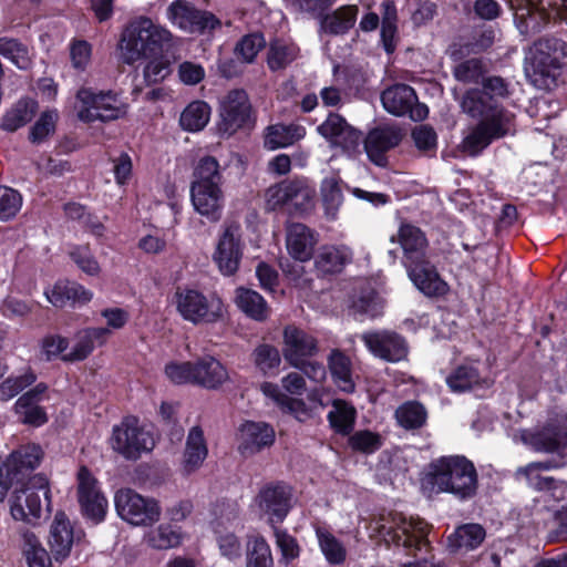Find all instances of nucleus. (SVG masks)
Here are the masks:
<instances>
[{"instance_id": "obj_1", "label": "nucleus", "mask_w": 567, "mask_h": 567, "mask_svg": "<svg viewBox=\"0 0 567 567\" xmlns=\"http://www.w3.org/2000/svg\"><path fill=\"white\" fill-rule=\"evenodd\" d=\"M44 456L42 447L30 443L11 452L0 465V502L11 487H16L9 499L10 514L14 520L35 525L43 511L51 512V488L49 478L31 473L39 467Z\"/></svg>"}, {"instance_id": "obj_2", "label": "nucleus", "mask_w": 567, "mask_h": 567, "mask_svg": "<svg viewBox=\"0 0 567 567\" xmlns=\"http://www.w3.org/2000/svg\"><path fill=\"white\" fill-rule=\"evenodd\" d=\"M462 112L480 122L463 141L470 155H477L493 141L512 133L515 115L481 89H468L460 100Z\"/></svg>"}, {"instance_id": "obj_3", "label": "nucleus", "mask_w": 567, "mask_h": 567, "mask_svg": "<svg viewBox=\"0 0 567 567\" xmlns=\"http://www.w3.org/2000/svg\"><path fill=\"white\" fill-rule=\"evenodd\" d=\"M400 244L402 262L415 287L427 297H440L447 291L446 282L429 259V240L424 231L409 223L401 224L391 241Z\"/></svg>"}, {"instance_id": "obj_4", "label": "nucleus", "mask_w": 567, "mask_h": 567, "mask_svg": "<svg viewBox=\"0 0 567 567\" xmlns=\"http://www.w3.org/2000/svg\"><path fill=\"white\" fill-rule=\"evenodd\" d=\"M567 69V42L556 35H543L533 42L525 56V74L539 90H551Z\"/></svg>"}, {"instance_id": "obj_5", "label": "nucleus", "mask_w": 567, "mask_h": 567, "mask_svg": "<svg viewBox=\"0 0 567 567\" xmlns=\"http://www.w3.org/2000/svg\"><path fill=\"white\" fill-rule=\"evenodd\" d=\"M424 481L433 491L452 494L462 502L474 498L478 491L476 467L463 455L443 456L432 462Z\"/></svg>"}, {"instance_id": "obj_6", "label": "nucleus", "mask_w": 567, "mask_h": 567, "mask_svg": "<svg viewBox=\"0 0 567 567\" xmlns=\"http://www.w3.org/2000/svg\"><path fill=\"white\" fill-rule=\"evenodd\" d=\"M173 33L155 23L151 18L141 16L133 19L124 29L121 38L123 61L133 64L142 58L159 55L173 41Z\"/></svg>"}, {"instance_id": "obj_7", "label": "nucleus", "mask_w": 567, "mask_h": 567, "mask_svg": "<svg viewBox=\"0 0 567 567\" xmlns=\"http://www.w3.org/2000/svg\"><path fill=\"white\" fill-rule=\"evenodd\" d=\"M375 524L374 529L386 544L402 546L409 555L417 556V551H427L430 547L423 519H406L401 513H389L380 516Z\"/></svg>"}, {"instance_id": "obj_8", "label": "nucleus", "mask_w": 567, "mask_h": 567, "mask_svg": "<svg viewBox=\"0 0 567 567\" xmlns=\"http://www.w3.org/2000/svg\"><path fill=\"white\" fill-rule=\"evenodd\" d=\"M118 516L134 526H152L159 520L161 507L152 497H145L132 488H121L114 496Z\"/></svg>"}, {"instance_id": "obj_9", "label": "nucleus", "mask_w": 567, "mask_h": 567, "mask_svg": "<svg viewBox=\"0 0 567 567\" xmlns=\"http://www.w3.org/2000/svg\"><path fill=\"white\" fill-rule=\"evenodd\" d=\"M265 196L267 208L270 210L290 206L303 213L313 206L315 190L305 178L296 177L270 186Z\"/></svg>"}, {"instance_id": "obj_10", "label": "nucleus", "mask_w": 567, "mask_h": 567, "mask_svg": "<svg viewBox=\"0 0 567 567\" xmlns=\"http://www.w3.org/2000/svg\"><path fill=\"white\" fill-rule=\"evenodd\" d=\"M218 132L233 135L240 128L254 124L255 117L248 94L243 89L229 91L220 102Z\"/></svg>"}, {"instance_id": "obj_11", "label": "nucleus", "mask_w": 567, "mask_h": 567, "mask_svg": "<svg viewBox=\"0 0 567 567\" xmlns=\"http://www.w3.org/2000/svg\"><path fill=\"white\" fill-rule=\"evenodd\" d=\"M175 303L183 319L194 324L215 322L221 317L220 299H208L195 289L178 288L175 292Z\"/></svg>"}, {"instance_id": "obj_12", "label": "nucleus", "mask_w": 567, "mask_h": 567, "mask_svg": "<svg viewBox=\"0 0 567 567\" xmlns=\"http://www.w3.org/2000/svg\"><path fill=\"white\" fill-rule=\"evenodd\" d=\"M256 502L261 515L276 528L293 507V488L282 481L268 483L260 488Z\"/></svg>"}, {"instance_id": "obj_13", "label": "nucleus", "mask_w": 567, "mask_h": 567, "mask_svg": "<svg viewBox=\"0 0 567 567\" xmlns=\"http://www.w3.org/2000/svg\"><path fill=\"white\" fill-rule=\"evenodd\" d=\"M172 25L187 33L204 34L220 27L219 19L209 11L199 10L186 0H175L166 9Z\"/></svg>"}, {"instance_id": "obj_14", "label": "nucleus", "mask_w": 567, "mask_h": 567, "mask_svg": "<svg viewBox=\"0 0 567 567\" xmlns=\"http://www.w3.org/2000/svg\"><path fill=\"white\" fill-rule=\"evenodd\" d=\"M78 99L83 107L79 111V118L90 123L96 120L113 121L124 114L123 104L117 94L109 92H93L91 89H81Z\"/></svg>"}, {"instance_id": "obj_15", "label": "nucleus", "mask_w": 567, "mask_h": 567, "mask_svg": "<svg viewBox=\"0 0 567 567\" xmlns=\"http://www.w3.org/2000/svg\"><path fill=\"white\" fill-rule=\"evenodd\" d=\"M155 445L152 434L138 426L136 417H126L113 429L112 446L126 458L135 460Z\"/></svg>"}, {"instance_id": "obj_16", "label": "nucleus", "mask_w": 567, "mask_h": 567, "mask_svg": "<svg viewBox=\"0 0 567 567\" xmlns=\"http://www.w3.org/2000/svg\"><path fill=\"white\" fill-rule=\"evenodd\" d=\"M383 107L395 116H409L419 122L426 118L429 109L420 103L413 87L408 84H394L381 94Z\"/></svg>"}, {"instance_id": "obj_17", "label": "nucleus", "mask_w": 567, "mask_h": 567, "mask_svg": "<svg viewBox=\"0 0 567 567\" xmlns=\"http://www.w3.org/2000/svg\"><path fill=\"white\" fill-rule=\"evenodd\" d=\"M514 24L519 34L529 38L540 33L550 21V12L543 0H507Z\"/></svg>"}, {"instance_id": "obj_18", "label": "nucleus", "mask_w": 567, "mask_h": 567, "mask_svg": "<svg viewBox=\"0 0 567 567\" xmlns=\"http://www.w3.org/2000/svg\"><path fill=\"white\" fill-rule=\"evenodd\" d=\"M78 502L82 515L94 524L102 522L106 514L107 501L99 482L86 466L78 472Z\"/></svg>"}, {"instance_id": "obj_19", "label": "nucleus", "mask_w": 567, "mask_h": 567, "mask_svg": "<svg viewBox=\"0 0 567 567\" xmlns=\"http://www.w3.org/2000/svg\"><path fill=\"white\" fill-rule=\"evenodd\" d=\"M404 136L403 130L395 124L379 125L369 131L364 138L368 158L380 167L389 163L388 152L400 145Z\"/></svg>"}, {"instance_id": "obj_20", "label": "nucleus", "mask_w": 567, "mask_h": 567, "mask_svg": "<svg viewBox=\"0 0 567 567\" xmlns=\"http://www.w3.org/2000/svg\"><path fill=\"white\" fill-rule=\"evenodd\" d=\"M369 351L389 362H398L406 358L409 347L405 339L390 330L369 331L361 336Z\"/></svg>"}, {"instance_id": "obj_21", "label": "nucleus", "mask_w": 567, "mask_h": 567, "mask_svg": "<svg viewBox=\"0 0 567 567\" xmlns=\"http://www.w3.org/2000/svg\"><path fill=\"white\" fill-rule=\"evenodd\" d=\"M243 257V243L240 238V227L236 224L228 225L220 236L214 260L219 270L226 275H234Z\"/></svg>"}, {"instance_id": "obj_22", "label": "nucleus", "mask_w": 567, "mask_h": 567, "mask_svg": "<svg viewBox=\"0 0 567 567\" xmlns=\"http://www.w3.org/2000/svg\"><path fill=\"white\" fill-rule=\"evenodd\" d=\"M319 351L318 340L296 326L284 329L282 354L290 365H298L300 361L316 355Z\"/></svg>"}, {"instance_id": "obj_23", "label": "nucleus", "mask_w": 567, "mask_h": 567, "mask_svg": "<svg viewBox=\"0 0 567 567\" xmlns=\"http://www.w3.org/2000/svg\"><path fill=\"white\" fill-rule=\"evenodd\" d=\"M318 132L332 145L339 146L347 152L354 151L362 138L361 132L349 125L348 122L337 113H329L326 121L318 126Z\"/></svg>"}, {"instance_id": "obj_24", "label": "nucleus", "mask_w": 567, "mask_h": 567, "mask_svg": "<svg viewBox=\"0 0 567 567\" xmlns=\"http://www.w3.org/2000/svg\"><path fill=\"white\" fill-rule=\"evenodd\" d=\"M240 443L239 452L245 455H254L275 442V430L266 422L246 421L239 427Z\"/></svg>"}, {"instance_id": "obj_25", "label": "nucleus", "mask_w": 567, "mask_h": 567, "mask_svg": "<svg viewBox=\"0 0 567 567\" xmlns=\"http://www.w3.org/2000/svg\"><path fill=\"white\" fill-rule=\"evenodd\" d=\"M74 543L73 526L62 511L56 512L50 526L48 544L51 555L56 561H63L70 556Z\"/></svg>"}, {"instance_id": "obj_26", "label": "nucleus", "mask_w": 567, "mask_h": 567, "mask_svg": "<svg viewBox=\"0 0 567 567\" xmlns=\"http://www.w3.org/2000/svg\"><path fill=\"white\" fill-rule=\"evenodd\" d=\"M190 199L195 210L210 223L221 218L224 208L221 187L190 185Z\"/></svg>"}, {"instance_id": "obj_27", "label": "nucleus", "mask_w": 567, "mask_h": 567, "mask_svg": "<svg viewBox=\"0 0 567 567\" xmlns=\"http://www.w3.org/2000/svg\"><path fill=\"white\" fill-rule=\"evenodd\" d=\"M352 250L344 245H326L315 255V269L319 277L340 274L352 261Z\"/></svg>"}, {"instance_id": "obj_28", "label": "nucleus", "mask_w": 567, "mask_h": 567, "mask_svg": "<svg viewBox=\"0 0 567 567\" xmlns=\"http://www.w3.org/2000/svg\"><path fill=\"white\" fill-rule=\"evenodd\" d=\"M536 452L558 453L563 455L567 450V431L555 424H547L539 431L524 437Z\"/></svg>"}, {"instance_id": "obj_29", "label": "nucleus", "mask_w": 567, "mask_h": 567, "mask_svg": "<svg viewBox=\"0 0 567 567\" xmlns=\"http://www.w3.org/2000/svg\"><path fill=\"white\" fill-rule=\"evenodd\" d=\"M316 244L315 233L308 226L295 223L287 228L286 245L293 259L301 262L309 260Z\"/></svg>"}, {"instance_id": "obj_30", "label": "nucleus", "mask_w": 567, "mask_h": 567, "mask_svg": "<svg viewBox=\"0 0 567 567\" xmlns=\"http://www.w3.org/2000/svg\"><path fill=\"white\" fill-rule=\"evenodd\" d=\"M359 13L355 4H346L324 12L318 19L320 20V32L328 35H343L353 28Z\"/></svg>"}, {"instance_id": "obj_31", "label": "nucleus", "mask_w": 567, "mask_h": 567, "mask_svg": "<svg viewBox=\"0 0 567 567\" xmlns=\"http://www.w3.org/2000/svg\"><path fill=\"white\" fill-rule=\"evenodd\" d=\"M208 449L204 432L199 426H193L187 435L182 462V473L190 475L199 470L207 457Z\"/></svg>"}, {"instance_id": "obj_32", "label": "nucleus", "mask_w": 567, "mask_h": 567, "mask_svg": "<svg viewBox=\"0 0 567 567\" xmlns=\"http://www.w3.org/2000/svg\"><path fill=\"white\" fill-rule=\"evenodd\" d=\"M111 331L109 328H87L76 334V342L71 352L63 354L65 362H75L86 359L95 346H102L106 342Z\"/></svg>"}, {"instance_id": "obj_33", "label": "nucleus", "mask_w": 567, "mask_h": 567, "mask_svg": "<svg viewBox=\"0 0 567 567\" xmlns=\"http://www.w3.org/2000/svg\"><path fill=\"white\" fill-rule=\"evenodd\" d=\"M195 384L217 389L228 380L226 368L214 357L206 355L194 362Z\"/></svg>"}, {"instance_id": "obj_34", "label": "nucleus", "mask_w": 567, "mask_h": 567, "mask_svg": "<svg viewBox=\"0 0 567 567\" xmlns=\"http://www.w3.org/2000/svg\"><path fill=\"white\" fill-rule=\"evenodd\" d=\"M39 104L31 97H22L17 101L3 115L0 128L6 132H16L34 117Z\"/></svg>"}, {"instance_id": "obj_35", "label": "nucleus", "mask_w": 567, "mask_h": 567, "mask_svg": "<svg viewBox=\"0 0 567 567\" xmlns=\"http://www.w3.org/2000/svg\"><path fill=\"white\" fill-rule=\"evenodd\" d=\"M495 33L492 29H484L473 32L465 42L453 43L447 49V54L452 61H458L471 53H480L492 47Z\"/></svg>"}, {"instance_id": "obj_36", "label": "nucleus", "mask_w": 567, "mask_h": 567, "mask_svg": "<svg viewBox=\"0 0 567 567\" xmlns=\"http://www.w3.org/2000/svg\"><path fill=\"white\" fill-rule=\"evenodd\" d=\"M485 528L480 524H464L458 526L455 532L449 536V548L451 551L456 553L458 550H474L485 539Z\"/></svg>"}, {"instance_id": "obj_37", "label": "nucleus", "mask_w": 567, "mask_h": 567, "mask_svg": "<svg viewBox=\"0 0 567 567\" xmlns=\"http://www.w3.org/2000/svg\"><path fill=\"white\" fill-rule=\"evenodd\" d=\"M380 39L384 51L392 54L398 45V10L394 1L385 0L381 3V32Z\"/></svg>"}, {"instance_id": "obj_38", "label": "nucleus", "mask_w": 567, "mask_h": 567, "mask_svg": "<svg viewBox=\"0 0 567 567\" xmlns=\"http://www.w3.org/2000/svg\"><path fill=\"white\" fill-rule=\"evenodd\" d=\"M49 301L58 308L64 307L69 301L86 303L92 299V292L74 281H59L50 293Z\"/></svg>"}, {"instance_id": "obj_39", "label": "nucleus", "mask_w": 567, "mask_h": 567, "mask_svg": "<svg viewBox=\"0 0 567 567\" xmlns=\"http://www.w3.org/2000/svg\"><path fill=\"white\" fill-rule=\"evenodd\" d=\"M330 426L341 435H349L355 423L357 410L349 402L334 399L332 401V410L328 413Z\"/></svg>"}, {"instance_id": "obj_40", "label": "nucleus", "mask_w": 567, "mask_h": 567, "mask_svg": "<svg viewBox=\"0 0 567 567\" xmlns=\"http://www.w3.org/2000/svg\"><path fill=\"white\" fill-rule=\"evenodd\" d=\"M236 305L248 317L257 321H264L269 315L266 300L257 291L239 287L236 290Z\"/></svg>"}, {"instance_id": "obj_41", "label": "nucleus", "mask_w": 567, "mask_h": 567, "mask_svg": "<svg viewBox=\"0 0 567 567\" xmlns=\"http://www.w3.org/2000/svg\"><path fill=\"white\" fill-rule=\"evenodd\" d=\"M19 533L29 567H51V556L35 534L27 528H21Z\"/></svg>"}, {"instance_id": "obj_42", "label": "nucleus", "mask_w": 567, "mask_h": 567, "mask_svg": "<svg viewBox=\"0 0 567 567\" xmlns=\"http://www.w3.org/2000/svg\"><path fill=\"white\" fill-rule=\"evenodd\" d=\"M299 56V48L295 43L282 40L271 41L267 52L268 68L276 72L286 69Z\"/></svg>"}, {"instance_id": "obj_43", "label": "nucleus", "mask_w": 567, "mask_h": 567, "mask_svg": "<svg viewBox=\"0 0 567 567\" xmlns=\"http://www.w3.org/2000/svg\"><path fill=\"white\" fill-rule=\"evenodd\" d=\"M484 382L478 369L471 364L458 365L446 378L450 389L458 393L481 386Z\"/></svg>"}, {"instance_id": "obj_44", "label": "nucleus", "mask_w": 567, "mask_h": 567, "mask_svg": "<svg viewBox=\"0 0 567 567\" xmlns=\"http://www.w3.org/2000/svg\"><path fill=\"white\" fill-rule=\"evenodd\" d=\"M328 367L337 385L344 392H352L354 383L351 379L350 359L340 350L334 349L328 358Z\"/></svg>"}, {"instance_id": "obj_45", "label": "nucleus", "mask_w": 567, "mask_h": 567, "mask_svg": "<svg viewBox=\"0 0 567 567\" xmlns=\"http://www.w3.org/2000/svg\"><path fill=\"white\" fill-rule=\"evenodd\" d=\"M223 175L218 161L213 156L200 158L193 172L190 185L221 187Z\"/></svg>"}, {"instance_id": "obj_46", "label": "nucleus", "mask_w": 567, "mask_h": 567, "mask_svg": "<svg viewBox=\"0 0 567 567\" xmlns=\"http://www.w3.org/2000/svg\"><path fill=\"white\" fill-rule=\"evenodd\" d=\"M320 195L326 216L334 219L343 202L341 179L334 176L326 177L320 186Z\"/></svg>"}, {"instance_id": "obj_47", "label": "nucleus", "mask_w": 567, "mask_h": 567, "mask_svg": "<svg viewBox=\"0 0 567 567\" xmlns=\"http://www.w3.org/2000/svg\"><path fill=\"white\" fill-rule=\"evenodd\" d=\"M395 419L400 426L405 430H419L425 425L427 412L423 404L417 401H408L395 410Z\"/></svg>"}, {"instance_id": "obj_48", "label": "nucleus", "mask_w": 567, "mask_h": 567, "mask_svg": "<svg viewBox=\"0 0 567 567\" xmlns=\"http://www.w3.org/2000/svg\"><path fill=\"white\" fill-rule=\"evenodd\" d=\"M39 403L40 401L22 394L14 404V413L18 420L23 424L37 427L45 424L48 422V415Z\"/></svg>"}, {"instance_id": "obj_49", "label": "nucleus", "mask_w": 567, "mask_h": 567, "mask_svg": "<svg viewBox=\"0 0 567 567\" xmlns=\"http://www.w3.org/2000/svg\"><path fill=\"white\" fill-rule=\"evenodd\" d=\"M452 69L453 76L458 82L471 84L481 83L487 72V66L482 58H470L454 61Z\"/></svg>"}, {"instance_id": "obj_50", "label": "nucleus", "mask_w": 567, "mask_h": 567, "mask_svg": "<svg viewBox=\"0 0 567 567\" xmlns=\"http://www.w3.org/2000/svg\"><path fill=\"white\" fill-rule=\"evenodd\" d=\"M209 117L210 106L204 101H194L182 112L179 124L185 131L197 132L207 125Z\"/></svg>"}, {"instance_id": "obj_51", "label": "nucleus", "mask_w": 567, "mask_h": 567, "mask_svg": "<svg viewBox=\"0 0 567 567\" xmlns=\"http://www.w3.org/2000/svg\"><path fill=\"white\" fill-rule=\"evenodd\" d=\"M303 136V128L298 125L277 124L268 127L265 145L270 150L286 147Z\"/></svg>"}, {"instance_id": "obj_52", "label": "nucleus", "mask_w": 567, "mask_h": 567, "mask_svg": "<svg viewBox=\"0 0 567 567\" xmlns=\"http://www.w3.org/2000/svg\"><path fill=\"white\" fill-rule=\"evenodd\" d=\"M58 120L59 114L55 110L42 112L40 117L30 127L29 141L32 144H41L48 141L55 133Z\"/></svg>"}, {"instance_id": "obj_53", "label": "nucleus", "mask_w": 567, "mask_h": 567, "mask_svg": "<svg viewBox=\"0 0 567 567\" xmlns=\"http://www.w3.org/2000/svg\"><path fill=\"white\" fill-rule=\"evenodd\" d=\"M352 309L359 315L374 319L383 313L384 300L375 290L365 289L353 300Z\"/></svg>"}, {"instance_id": "obj_54", "label": "nucleus", "mask_w": 567, "mask_h": 567, "mask_svg": "<svg viewBox=\"0 0 567 567\" xmlns=\"http://www.w3.org/2000/svg\"><path fill=\"white\" fill-rule=\"evenodd\" d=\"M251 359L256 368L264 374L277 370L281 362L279 350L268 343L257 346L251 353Z\"/></svg>"}, {"instance_id": "obj_55", "label": "nucleus", "mask_w": 567, "mask_h": 567, "mask_svg": "<svg viewBox=\"0 0 567 567\" xmlns=\"http://www.w3.org/2000/svg\"><path fill=\"white\" fill-rule=\"evenodd\" d=\"M317 537L321 551L331 565H340L346 560L347 550L344 546L331 533L318 528Z\"/></svg>"}, {"instance_id": "obj_56", "label": "nucleus", "mask_w": 567, "mask_h": 567, "mask_svg": "<svg viewBox=\"0 0 567 567\" xmlns=\"http://www.w3.org/2000/svg\"><path fill=\"white\" fill-rule=\"evenodd\" d=\"M383 445V437L369 430H360L349 437V446L362 454H373Z\"/></svg>"}, {"instance_id": "obj_57", "label": "nucleus", "mask_w": 567, "mask_h": 567, "mask_svg": "<svg viewBox=\"0 0 567 567\" xmlns=\"http://www.w3.org/2000/svg\"><path fill=\"white\" fill-rule=\"evenodd\" d=\"M37 375L31 369H28L23 374L17 377H9L0 383V400L9 401L25 388L34 383Z\"/></svg>"}, {"instance_id": "obj_58", "label": "nucleus", "mask_w": 567, "mask_h": 567, "mask_svg": "<svg viewBox=\"0 0 567 567\" xmlns=\"http://www.w3.org/2000/svg\"><path fill=\"white\" fill-rule=\"evenodd\" d=\"M415 147L426 156H434L437 147V135L434 128L426 124L415 126L411 133Z\"/></svg>"}, {"instance_id": "obj_59", "label": "nucleus", "mask_w": 567, "mask_h": 567, "mask_svg": "<svg viewBox=\"0 0 567 567\" xmlns=\"http://www.w3.org/2000/svg\"><path fill=\"white\" fill-rule=\"evenodd\" d=\"M22 206L21 194L7 186H0V221H9L17 216Z\"/></svg>"}, {"instance_id": "obj_60", "label": "nucleus", "mask_w": 567, "mask_h": 567, "mask_svg": "<svg viewBox=\"0 0 567 567\" xmlns=\"http://www.w3.org/2000/svg\"><path fill=\"white\" fill-rule=\"evenodd\" d=\"M265 44L266 41L261 33L247 34L236 44L235 53L241 56L244 62L250 63Z\"/></svg>"}, {"instance_id": "obj_61", "label": "nucleus", "mask_w": 567, "mask_h": 567, "mask_svg": "<svg viewBox=\"0 0 567 567\" xmlns=\"http://www.w3.org/2000/svg\"><path fill=\"white\" fill-rule=\"evenodd\" d=\"M247 567H272L269 545L262 538L254 540L247 554Z\"/></svg>"}, {"instance_id": "obj_62", "label": "nucleus", "mask_w": 567, "mask_h": 567, "mask_svg": "<svg viewBox=\"0 0 567 567\" xmlns=\"http://www.w3.org/2000/svg\"><path fill=\"white\" fill-rule=\"evenodd\" d=\"M518 475H524L528 485L539 492H550L557 488V481L553 476L544 475L527 466L517 470Z\"/></svg>"}, {"instance_id": "obj_63", "label": "nucleus", "mask_w": 567, "mask_h": 567, "mask_svg": "<svg viewBox=\"0 0 567 567\" xmlns=\"http://www.w3.org/2000/svg\"><path fill=\"white\" fill-rule=\"evenodd\" d=\"M167 378L176 384H195L194 362H172L165 367Z\"/></svg>"}, {"instance_id": "obj_64", "label": "nucleus", "mask_w": 567, "mask_h": 567, "mask_svg": "<svg viewBox=\"0 0 567 567\" xmlns=\"http://www.w3.org/2000/svg\"><path fill=\"white\" fill-rule=\"evenodd\" d=\"M71 259L78 267L90 276L100 272V266L87 246H78L70 252Z\"/></svg>"}]
</instances>
